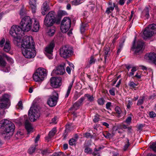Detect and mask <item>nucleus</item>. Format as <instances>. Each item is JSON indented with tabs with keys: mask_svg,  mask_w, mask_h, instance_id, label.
Here are the masks:
<instances>
[{
	"mask_svg": "<svg viewBox=\"0 0 156 156\" xmlns=\"http://www.w3.org/2000/svg\"><path fill=\"white\" fill-rule=\"evenodd\" d=\"M29 119L32 122L36 120L40 116L39 110L36 107H31L28 112Z\"/></svg>",
	"mask_w": 156,
	"mask_h": 156,
	"instance_id": "6e6552de",
	"label": "nucleus"
},
{
	"mask_svg": "<svg viewBox=\"0 0 156 156\" xmlns=\"http://www.w3.org/2000/svg\"><path fill=\"white\" fill-rule=\"evenodd\" d=\"M85 98L83 97H81L77 102L81 105L83 104V101L85 100Z\"/></svg>",
	"mask_w": 156,
	"mask_h": 156,
	"instance_id": "a18cd8bd",
	"label": "nucleus"
},
{
	"mask_svg": "<svg viewBox=\"0 0 156 156\" xmlns=\"http://www.w3.org/2000/svg\"><path fill=\"white\" fill-rule=\"evenodd\" d=\"M109 4L110 5H111V6H109V7L108 8H107V10H113L114 9V7H115V9H116L117 8V7L115 5V4L114 3L113 5H112V2H109Z\"/></svg>",
	"mask_w": 156,
	"mask_h": 156,
	"instance_id": "473e14b6",
	"label": "nucleus"
},
{
	"mask_svg": "<svg viewBox=\"0 0 156 156\" xmlns=\"http://www.w3.org/2000/svg\"><path fill=\"white\" fill-rule=\"evenodd\" d=\"M112 105V103L111 102H108L106 105V108L107 109H110V107Z\"/></svg>",
	"mask_w": 156,
	"mask_h": 156,
	"instance_id": "4d7b16f0",
	"label": "nucleus"
},
{
	"mask_svg": "<svg viewBox=\"0 0 156 156\" xmlns=\"http://www.w3.org/2000/svg\"><path fill=\"white\" fill-rule=\"evenodd\" d=\"M35 146H34L30 147L28 150V153L30 154H32L34 153L35 150Z\"/></svg>",
	"mask_w": 156,
	"mask_h": 156,
	"instance_id": "a19ab883",
	"label": "nucleus"
},
{
	"mask_svg": "<svg viewBox=\"0 0 156 156\" xmlns=\"http://www.w3.org/2000/svg\"><path fill=\"white\" fill-rule=\"evenodd\" d=\"M56 23V21L52 18L49 19L45 17L44 21V25L47 27H50L52 26L55 23Z\"/></svg>",
	"mask_w": 156,
	"mask_h": 156,
	"instance_id": "6ab92c4d",
	"label": "nucleus"
},
{
	"mask_svg": "<svg viewBox=\"0 0 156 156\" xmlns=\"http://www.w3.org/2000/svg\"><path fill=\"white\" fill-rule=\"evenodd\" d=\"M42 8L43 10H48L49 9L48 4L47 1H45L43 3Z\"/></svg>",
	"mask_w": 156,
	"mask_h": 156,
	"instance_id": "2f4dec72",
	"label": "nucleus"
},
{
	"mask_svg": "<svg viewBox=\"0 0 156 156\" xmlns=\"http://www.w3.org/2000/svg\"><path fill=\"white\" fill-rule=\"evenodd\" d=\"M149 17V12L148 11H147L145 12V19H148Z\"/></svg>",
	"mask_w": 156,
	"mask_h": 156,
	"instance_id": "680f3d73",
	"label": "nucleus"
},
{
	"mask_svg": "<svg viewBox=\"0 0 156 156\" xmlns=\"http://www.w3.org/2000/svg\"><path fill=\"white\" fill-rule=\"evenodd\" d=\"M149 115L151 118H154L156 116V114L154 112L151 111L149 112Z\"/></svg>",
	"mask_w": 156,
	"mask_h": 156,
	"instance_id": "8fccbe9b",
	"label": "nucleus"
},
{
	"mask_svg": "<svg viewBox=\"0 0 156 156\" xmlns=\"http://www.w3.org/2000/svg\"><path fill=\"white\" fill-rule=\"evenodd\" d=\"M55 12L53 11H51L48 13L46 17L47 18H52L54 20H55Z\"/></svg>",
	"mask_w": 156,
	"mask_h": 156,
	"instance_id": "5701e85b",
	"label": "nucleus"
},
{
	"mask_svg": "<svg viewBox=\"0 0 156 156\" xmlns=\"http://www.w3.org/2000/svg\"><path fill=\"white\" fill-rule=\"evenodd\" d=\"M6 62L2 56L0 55V66L4 67L5 66Z\"/></svg>",
	"mask_w": 156,
	"mask_h": 156,
	"instance_id": "7c9ffc66",
	"label": "nucleus"
},
{
	"mask_svg": "<svg viewBox=\"0 0 156 156\" xmlns=\"http://www.w3.org/2000/svg\"><path fill=\"white\" fill-rule=\"evenodd\" d=\"M93 154L94 156L96 155H98V154H100L99 151H98L97 150V148H95L94 149V152L93 153Z\"/></svg>",
	"mask_w": 156,
	"mask_h": 156,
	"instance_id": "bf43d9fd",
	"label": "nucleus"
},
{
	"mask_svg": "<svg viewBox=\"0 0 156 156\" xmlns=\"http://www.w3.org/2000/svg\"><path fill=\"white\" fill-rule=\"evenodd\" d=\"M33 20L29 16H25L22 18L20 24L22 27L18 26H12L9 33L13 37V42L15 44H17L21 41L20 34L22 31L28 32L32 29Z\"/></svg>",
	"mask_w": 156,
	"mask_h": 156,
	"instance_id": "f257e3e1",
	"label": "nucleus"
},
{
	"mask_svg": "<svg viewBox=\"0 0 156 156\" xmlns=\"http://www.w3.org/2000/svg\"><path fill=\"white\" fill-rule=\"evenodd\" d=\"M73 83V81L72 83H69V85L68 87V90H67L66 94L65 95V98H67L68 96L69 95V94L70 93V91L72 87Z\"/></svg>",
	"mask_w": 156,
	"mask_h": 156,
	"instance_id": "393cba45",
	"label": "nucleus"
},
{
	"mask_svg": "<svg viewBox=\"0 0 156 156\" xmlns=\"http://www.w3.org/2000/svg\"><path fill=\"white\" fill-rule=\"evenodd\" d=\"M39 29V25L38 21L35 20L33 26V27H32V30L34 32H37Z\"/></svg>",
	"mask_w": 156,
	"mask_h": 156,
	"instance_id": "aec40b11",
	"label": "nucleus"
},
{
	"mask_svg": "<svg viewBox=\"0 0 156 156\" xmlns=\"http://www.w3.org/2000/svg\"><path fill=\"white\" fill-rule=\"evenodd\" d=\"M15 128L14 124L8 120H2L0 122V128L3 129L0 131L1 133L6 139H9L13 135Z\"/></svg>",
	"mask_w": 156,
	"mask_h": 156,
	"instance_id": "f03ea898",
	"label": "nucleus"
},
{
	"mask_svg": "<svg viewBox=\"0 0 156 156\" xmlns=\"http://www.w3.org/2000/svg\"><path fill=\"white\" fill-rule=\"evenodd\" d=\"M66 70L67 73L69 74H70L71 73V69L69 67L67 66L66 68Z\"/></svg>",
	"mask_w": 156,
	"mask_h": 156,
	"instance_id": "338daca9",
	"label": "nucleus"
},
{
	"mask_svg": "<svg viewBox=\"0 0 156 156\" xmlns=\"http://www.w3.org/2000/svg\"><path fill=\"white\" fill-rule=\"evenodd\" d=\"M58 98V93L55 91H54L52 93V95L48 99L47 101L48 105L51 107L55 106L57 104Z\"/></svg>",
	"mask_w": 156,
	"mask_h": 156,
	"instance_id": "9b49d317",
	"label": "nucleus"
},
{
	"mask_svg": "<svg viewBox=\"0 0 156 156\" xmlns=\"http://www.w3.org/2000/svg\"><path fill=\"white\" fill-rule=\"evenodd\" d=\"M55 32V28L54 27H52L51 28L48 32V35L50 36H52L54 34Z\"/></svg>",
	"mask_w": 156,
	"mask_h": 156,
	"instance_id": "f704fd0d",
	"label": "nucleus"
},
{
	"mask_svg": "<svg viewBox=\"0 0 156 156\" xmlns=\"http://www.w3.org/2000/svg\"><path fill=\"white\" fill-rule=\"evenodd\" d=\"M84 152L87 154H91L92 152V150L90 148L87 147L85 148Z\"/></svg>",
	"mask_w": 156,
	"mask_h": 156,
	"instance_id": "58836bf2",
	"label": "nucleus"
},
{
	"mask_svg": "<svg viewBox=\"0 0 156 156\" xmlns=\"http://www.w3.org/2000/svg\"><path fill=\"white\" fill-rule=\"evenodd\" d=\"M41 153L43 155H45L48 154L49 153L47 149H45L41 151Z\"/></svg>",
	"mask_w": 156,
	"mask_h": 156,
	"instance_id": "6e6d98bb",
	"label": "nucleus"
},
{
	"mask_svg": "<svg viewBox=\"0 0 156 156\" xmlns=\"http://www.w3.org/2000/svg\"><path fill=\"white\" fill-rule=\"evenodd\" d=\"M82 0H74L71 2L72 4L73 5H76L80 4V1Z\"/></svg>",
	"mask_w": 156,
	"mask_h": 156,
	"instance_id": "e433bc0d",
	"label": "nucleus"
},
{
	"mask_svg": "<svg viewBox=\"0 0 156 156\" xmlns=\"http://www.w3.org/2000/svg\"><path fill=\"white\" fill-rule=\"evenodd\" d=\"M84 96L85 97L87 98L88 101L92 102L94 101V98L93 95H90L89 94H86Z\"/></svg>",
	"mask_w": 156,
	"mask_h": 156,
	"instance_id": "c85d7f7f",
	"label": "nucleus"
},
{
	"mask_svg": "<svg viewBox=\"0 0 156 156\" xmlns=\"http://www.w3.org/2000/svg\"><path fill=\"white\" fill-rule=\"evenodd\" d=\"M65 73L63 65H60L58 66L56 69H54L52 71L51 74L53 75H62Z\"/></svg>",
	"mask_w": 156,
	"mask_h": 156,
	"instance_id": "dca6fc26",
	"label": "nucleus"
},
{
	"mask_svg": "<svg viewBox=\"0 0 156 156\" xmlns=\"http://www.w3.org/2000/svg\"><path fill=\"white\" fill-rule=\"evenodd\" d=\"M132 104V102L131 101L128 100V103L126 105L127 108L128 109L130 108Z\"/></svg>",
	"mask_w": 156,
	"mask_h": 156,
	"instance_id": "603ef678",
	"label": "nucleus"
},
{
	"mask_svg": "<svg viewBox=\"0 0 156 156\" xmlns=\"http://www.w3.org/2000/svg\"><path fill=\"white\" fill-rule=\"evenodd\" d=\"M10 42L9 41H7L4 45L3 50L6 52H8L10 50Z\"/></svg>",
	"mask_w": 156,
	"mask_h": 156,
	"instance_id": "4be33fe9",
	"label": "nucleus"
},
{
	"mask_svg": "<svg viewBox=\"0 0 156 156\" xmlns=\"http://www.w3.org/2000/svg\"><path fill=\"white\" fill-rule=\"evenodd\" d=\"M30 8L32 10H34L36 9V3H30Z\"/></svg>",
	"mask_w": 156,
	"mask_h": 156,
	"instance_id": "5fc2aeb1",
	"label": "nucleus"
},
{
	"mask_svg": "<svg viewBox=\"0 0 156 156\" xmlns=\"http://www.w3.org/2000/svg\"><path fill=\"white\" fill-rule=\"evenodd\" d=\"M26 12L25 11V10H20V15L21 16V18H23L22 17L23 16H26Z\"/></svg>",
	"mask_w": 156,
	"mask_h": 156,
	"instance_id": "3c124183",
	"label": "nucleus"
},
{
	"mask_svg": "<svg viewBox=\"0 0 156 156\" xmlns=\"http://www.w3.org/2000/svg\"><path fill=\"white\" fill-rule=\"evenodd\" d=\"M136 38V36H135L132 47V50L134 51L135 54H137L142 52L144 43L141 40H138L135 43Z\"/></svg>",
	"mask_w": 156,
	"mask_h": 156,
	"instance_id": "423d86ee",
	"label": "nucleus"
},
{
	"mask_svg": "<svg viewBox=\"0 0 156 156\" xmlns=\"http://www.w3.org/2000/svg\"><path fill=\"white\" fill-rule=\"evenodd\" d=\"M62 79L61 77H52L50 80L51 86L54 88H57L61 84Z\"/></svg>",
	"mask_w": 156,
	"mask_h": 156,
	"instance_id": "ddd939ff",
	"label": "nucleus"
},
{
	"mask_svg": "<svg viewBox=\"0 0 156 156\" xmlns=\"http://www.w3.org/2000/svg\"><path fill=\"white\" fill-rule=\"evenodd\" d=\"M145 59L151 63L156 65V55L154 52L146 54L144 56Z\"/></svg>",
	"mask_w": 156,
	"mask_h": 156,
	"instance_id": "2eb2a0df",
	"label": "nucleus"
},
{
	"mask_svg": "<svg viewBox=\"0 0 156 156\" xmlns=\"http://www.w3.org/2000/svg\"><path fill=\"white\" fill-rule=\"evenodd\" d=\"M5 40L4 38H3L0 41V45L2 47L3 46L5 42Z\"/></svg>",
	"mask_w": 156,
	"mask_h": 156,
	"instance_id": "052dcab7",
	"label": "nucleus"
},
{
	"mask_svg": "<svg viewBox=\"0 0 156 156\" xmlns=\"http://www.w3.org/2000/svg\"><path fill=\"white\" fill-rule=\"evenodd\" d=\"M40 136L39 135H38L36 137L35 139V143H37L38 141H39V139L40 138Z\"/></svg>",
	"mask_w": 156,
	"mask_h": 156,
	"instance_id": "0e129e2a",
	"label": "nucleus"
},
{
	"mask_svg": "<svg viewBox=\"0 0 156 156\" xmlns=\"http://www.w3.org/2000/svg\"><path fill=\"white\" fill-rule=\"evenodd\" d=\"M46 70L43 68L37 69L33 75L34 80L36 82H41L47 76Z\"/></svg>",
	"mask_w": 156,
	"mask_h": 156,
	"instance_id": "7ed1b4c3",
	"label": "nucleus"
},
{
	"mask_svg": "<svg viewBox=\"0 0 156 156\" xmlns=\"http://www.w3.org/2000/svg\"><path fill=\"white\" fill-rule=\"evenodd\" d=\"M3 56L6 58L7 60L11 61L12 59L11 58L8 56L7 55H5V54H4Z\"/></svg>",
	"mask_w": 156,
	"mask_h": 156,
	"instance_id": "774afa93",
	"label": "nucleus"
},
{
	"mask_svg": "<svg viewBox=\"0 0 156 156\" xmlns=\"http://www.w3.org/2000/svg\"><path fill=\"white\" fill-rule=\"evenodd\" d=\"M88 26L89 25L87 23L81 22L80 28L81 33H84L85 30L87 29Z\"/></svg>",
	"mask_w": 156,
	"mask_h": 156,
	"instance_id": "412c9836",
	"label": "nucleus"
},
{
	"mask_svg": "<svg viewBox=\"0 0 156 156\" xmlns=\"http://www.w3.org/2000/svg\"><path fill=\"white\" fill-rule=\"evenodd\" d=\"M57 132L56 128H53L52 130L50 131L48 134V138L50 139L53 137Z\"/></svg>",
	"mask_w": 156,
	"mask_h": 156,
	"instance_id": "b1692460",
	"label": "nucleus"
},
{
	"mask_svg": "<svg viewBox=\"0 0 156 156\" xmlns=\"http://www.w3.org/2000/svg\"><path fill=\"white\" fill-rule=\"evenodd\" d=\"M116 112L119 115H120L122 112L119 106H116L115 108Z\"/></svg>",
	"mask_w": 156,
	"mask_h": 156,
	"instance_id": "de8ad7c7",
	"label": "nucleus"
},
{
	"mask_svg": "<svg viewBox=\"0 0 156 156\" xmlns=\"http://www.w3.org/2000/svg\"><path fill=\"white\" fill-rule=\"evenodd\" d=\"M105 101V100H104V98H99L98 100V104L101 105H103L104 104Z\"/></svg>",
	"mask_w": 156,
	"mask_h": 156,
	"instance_id": "4c0bfd02",
	"label": "nucleus"
},
{
	"mask_svg": "<svg viewBox=\"0 0 156 156\" xmlns=\"http://www.w3.org/2000/svg\"><path fill=\"white\" fill-rule=\"evenodd\" d=\"M149 147L151 150L156 152V142H151L149 144Z\"/></svg>",
	"mask_w": 156,
	"mask_h": 156,
	"instance_id": "a878e982",
	"label": "nucleus"
},
{
	"mask_svg": "<svg viewBox=\"0 0 156 156\" xmlns=\"http://www.w3.org/2000/svg\"><path fill=\"white\" fill-rule=\"evenodd\" d=\"M16 108L17 109H22L23 108V105H22V102L21 101H20L17 105L16 106Z\"/></svg>",
	"mask_w": 156,
	"mask_h": 156,
	"instance_id": "79ce46f5",
	"label": "nucleus"
},
{
	"mask_svg": "<svg viewBox=\"0 0 156 156\" xmlns=\"http://www.w3.org/2000/svg\"><path fill=\"white\" fill-rule=\"evenodd\" d=\"M128 85L131 87L135 88L137 86V84L133 82L130 81L128 83Z\"/></svg>",
	"mask_w": 156,
	"mask_h": 156,
	"instance_id": "ea45409f",
	"label": "nucleus"
},
{
	"mask_svg": "<svg viewBox=\"0 0 156 156\" xmlns=\"http://www.w3.org/2000/svg\"><path fill=\"white\" fill-rule=\"evenodd\" d=\"M24 120H25V126L26 129L28 133L33 132V128L29 122L28 119L27 118V115H24Z\"/></svg>",
	"mask_w": 156,
	"mask_h": 156,
	"instance_id": "f3484780",
	"label": "nucleus"
},
{
	"mask_svg": "<svg viewBox=\"0 0 156 156\" xmlns=\"http://www.w3.org/2000/svg\"><path fill=\"white\" fill-rule=\"evenodd\" d=\"M145 97L143 96L142 97H140V99L138 100L137 102V105H142L144 102V100H145Z\"/></svg>",
	"mask_w": 156,
	"mask_h": 156,
	"instance_id": "c756f323",
	"label": "nucleus"
},
{
	"mask_svg": "<svg viewBox=\"0 0 156 156\" xmlns=\"http://www.w3.org/2000/svg\"><path fill=\"white\" fill-rule=\"evenodd\" d=\"M54 47V43L51 42L44 49L45 53L49 59H51L52 58V52Z\"/></svg>",
	"mask_w": 156,
	"mask_h": 156,
	"instance_id": "f8f14e48",
	"label": "nucleus"
},
{
	"mask_svg": "<svg viewBox=\"0 0 156 156\" xmlns=\"http://www.w3.org/2000/svg\"><path fill=\"white\" fill-rule=\"evenodd\" d=\"M126 0H119V3L120 5H122L124 4Z\"/></svg>",
	"mask_w": 156,
	"mask_h": 156,
	"instance_id": "e2e57ef3",
	"label": "nucleus"
},
{
	"mask_svg": "<svg viewBox=\"0 0 156 156\" xmlns=\"http://www.w3.org/2000/svg\"><path fill=\"white\" fill-rule=\"evenodd\" d=\"M32 45L33 47H35L34 43L32 37L29 36H25L21 44L22 49L30 48Z\"/></svg>",
	"mask_w": 156,
	"mask_h": 156,
	"instance_id": "9d476101",
	"label": "nucleus"
},
{
	"mask_svg": "<svg viewBox=\"0 0 156 156\" xmlns=\"http://www.w3.org/2000/svg\"><path fill=\"white\" fill-rule=\"evenodd\" d=\"M110 49L109 48H106L105 50V61L107 57L108 56V53Z\"/></svg>",
	"mask_w": 156,
	"mask_h": 156,
	"instance_id": "c9c22d12",
	"label": "nucleus"
},
{
	"mask_svg": "<svg viewBox=\"0 0 156 156\" xmlns=\"http://www.w3.org/2000/svg\"><path fill=\"white\" fill-rule=\"evenodd\" d=\"M9 96L7 94L4 95L2 98L0 99V109L7 108L9 104Z\"/></svg>",
	"mask_w": 156,
	"mask_h": 156,
	"instance_id": "4468645a",
	"label": "nucleus"
},
{
	"mask_svg": "<svg viewBox=\"0 0 156 156\" xmlns=\"http://www.w3.org/2000/svg\"><path fill=\"white\" fill-rule=\"evenodd\" d=\"M30 48L22 49V53L23 55L27 58H33L36 55L35 47L31 46Z\"/></svg>",
	"mask_w": 156,
	"mask_h": 156,
	"instance_id": "0eeeda50",
	"label": "nucleus"
},
{
	"mask_svg": "<svg viewBox=\"0 0 156 156\" xmlns=\"http://www.w3.org/2000/svg\"><path fill=\"white\" fill-rule=\"evenodd\" d=\"M67 14V13L64 10H59L57 15H55V20L57 24L60 23L62 16Z\"/></svg>",
	"mask_w": 156,
	"mask_h": 156,
	"instance_id": "a211bd4d",
	"label": "nucleus"
},
{
	"mask_svg": "<svg viewBox=\"0 0 156 156\" xmlns=\"http://www.w3.org/2000/svg\"><path fill=\"white\" fill-rule=\"evenodd\" d=\"M71 24V20L69 17H65L62 20L60 29L63 33L66 32L69 29Z\"/></svg>",
	"mask_w": 156,
	"mask_h": 156,
	"instance_id": "1a4fd4ad",
	"label": "nucleus"
},
{
	"mask_svg": "<svg viewBox=\"0 0 156 156\" xmlns=\"http://www.w3.org/2000/svg\"><path fill=\"white\" fill-rule=\"evenodd\" d=\"M73 53L72 47L66 45L62 46L60 49V54L64 58H68L73 55Z\"/></svg>",
	"mask_w": 156,
	"mask_h": 156,
	"instance_id": "20e7f679",
	"label": "nucleus"
},
{
	"mask_svg": "<svg viewBox=\"0 0 156 156\" xmlns=\"http://www.w3.org/2000/svg\"><path fill=\"white\" fill-rule=\"evenodd\" d=\"M103 135L105 138H110L112 137L111 134L108 133H103Z\"/></svg>",
	"mask_w": 156,
	"mask_h": 156,
	"instance_id": "09e8293b",
	"label": "nucleus"
},
{
	"mask_svg": "<svg viewBox=\"0 0 156 156\" xmlns=\"http://www.w3.org/2000/svg\"><path fill=\"white\" fill-rule=\"evenodd\" d=\"M77 140L74 138H71L69 140V144L70 145L73 146L76 145Z\"/></svg>",
	"mask_w": 156,
	"mask_h": 156,
	"instance_id": "72a5a7b5",
	"label": "nucleus"
},
{
	"mask_svg": "<svg viewBox=\"0 0 156 156\" xmlns=\"http://www.w3.org/2000/svg\"><path fill=\"white\" fill-rule=\"evenodd\" d=\"M136 67H132L131 70V72L129 73L130 76H133L134 74V72L136 71Z\"/></svg>",
	"mask_w": 156,
	"mask_h": 156,
	"instance_id": "c03bdc74",
	"label": "nucleus"
},
{
	"mask_svg": "<svg viewBox=\"0 0 156 156\" xmlns=\"http://www.w3.org/2000/svg\"><path fill=\"white\" fill-rule=\"evenodd\" d=\"M96 61V59H94L93 56H91L90 58V60L89 61V64L90 65L94 64Z\"/></svg>",
	"mask_w": 156,
	"mask_h": 156,
	"instance_id": "49530a36",
	"label": "nucleus"
},
{
	"mask_svg": "<svg viewBox=\"0 0 156 156\" xmlns=\"http://www.w3.org/2000/svg\"><path fill=\"white\" fill-rule=\"evenodd\" d=\"M84 136L85 137L89 138H92L93 137V136L90 133L87 132L84 134Z\"/></svg>",
	"mask_w": 156,
	"mask_h": 156,
	"instance_id": "37998d69",
	"label": "nucleus"
},
{
	"mask_svg": "<svg viewBox=\"0 0 156 156\" xmlns=\"http://www.w3.org/2000/svg\"><path fill=\"white\" fill-rule=\"evenodd\" d=\"M109 92L111 95H115V91L113 89L110 90H109Z\"/></svg>",
	"mask_w": 156,
	"mask_h": 156,
	"instance_id": "69168bd1",
	"label": "nucleus"
},
{
	"mask_svg": "<svg viewBox=\"0 0 156 156\" xmlns=\"http://www.w3.org/2000/svg\"><path fill=\"white\" fill-rule=\"evenodd\" d=\"M132 120V118L130 116H129L127 117V118L126 119V122L127 123L129 124L131 122Z\"/></svg>",
	"mask_w": 156,
	"mask_h": 156,
	"instance_id": "13d9d810",
	"label": "nucleus"
},
{
	"mask_svg": "<svg viewBox=\"0 0 156 156\" xmlns=\"http://www.w3.org/2000/svg\"><path fill=\"white\" fill-rule=\"evenodd\" d=\"M99 119V115H96L95 116L94 119H93V121L94 122H97L98 121Z\"/></svg>",
	"mask_w": 156,
	"mask_h": 156,
	"instance_id": "864d4df0",
	"label": "nucleus"
},
{
	"mask_svg": "<svg viewBox=\"0 0 156 156\" xmlns=\"http://www.w3.org/2000/svg\"><path fill=\"white\" fill-rule=\"evenodd\" d=\"M80 106V105L76 101L72 107L69 110H77L79 108Z\"/></svg>",
	"mask_w": 156,
	"mask_h": 156,
	"instance_id": "cd10ccee",
	"label": "nucleus"
},
{
	"mask_svg": "<svg viewBox=\"0 0 156 156\" xmlns=\"http://www.w3.org/2000/svg\"><path fill=\"white\" fill-rule=\"evenodd\" d=\"M156 29V24L154 23L150 24L146 27L143 31L144 39L146 40L152 37Z\"/></svg>",
	"mask_w": 156,
	"mask_h": 156,
	"instance_id": "39448f33",
	"label": "nucleus"
},
{
	"mask_svg": "<svg viewBox=\"0 0 156 156\" xmlns=\"http://www.w3.org/2000/svg\"><path fill=\"white\" fill-rule=\"evenodd\" d=\"M125 144L123 148L124 151H126L129 146L130 144L129 143V140L128 138H126L125 140H124Z\"/></svg>",
	"mask_w": 156,
	"mask_h": 156,
	"instance_id": "bb28decb",
	"label": "nucleus"
}]
</instances>
